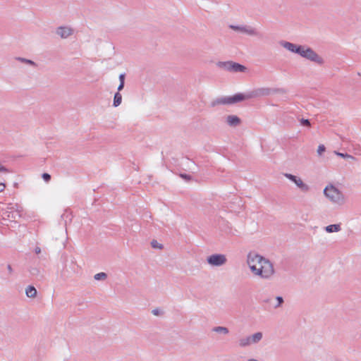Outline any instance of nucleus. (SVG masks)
Instances as JSON below:
<instances>
[{
    "label": "nucleus",
    "instance_id": "f704fd0d",
    "mask_svg": "<svg viewBox=\"0 0 361 361\" xmlns=\"http://www.w3.org/2000/svg\"><path fill=\"white\" fill-rule=\"evenodd\" d=\"M235 200H238V202H240V200H238V197L235 198Z\"/></svg>",
    "mask_w": 361,
    "mask_h": 361
},
{
    "label": "nucleus",
    "instance_id": "4be33fe9",
    "mask_svg": "<svg viewBox=\"0 0 361 361\" xmlns=\"http://www.w3.org/2000/svg\"><path fill=\"white\" fill-rule=\"evenodd\" d=\"M151 246L153 248H156V249H162L163 248V245L161 243H159L156 240H152Z\"/></svg>",
    "mask_w": 361,
    "mask_h": 361
},
{
    "label": "nucleus",
    "instance_id": "4468645a",
    "mask_svg": "<svg viewBox=\"0 0 361 361\" xmlns=\"http://www.w3.org/2000/svg\"><path fill=\"white\" fill-rule=\"evenodd\" d=\"M325 231L328 233L338 232L341 228L340 224H331L324 228Z\"/></svg>",
    "mask_w": 361,
    "mask_h": 361
},
{
    "label": "nucleus",
    "instance_id": "72a5a7b5",
    "mask_svg": "<svg viewBox=\"0 0 361 361\" xmlns=\"http://www.w3.org/2000/svg\"><path fill=\"white\" fill-rule=\"evenodd\" d=\"M7 269H8V271L9 274H12V272H13V269H12V267H11V264H8V265H7Z\"/></svg>",
    "mask_w": 361,
    "mask_h": 361
},
{
    "label": "nucleus",
    "instance_id": "423d86ee",
    "mask_svg": "<svg viewBox=\"0 0 361 361\" xmlns=\"http://www.w3.org/2000/svg\"><path fill=\"white\" fill-rule=\"evenodd\" d=\"M227 259L223 254H213L207 257V262L213 267H220L226 264Z\"/></svg>",
    "mask_w": 361,
    "mask_h": 361
},
{
    "label": "nucleus",
    "instance_id": "6e6552de",
    "mask_svg": "<svg viewBox=\"0 0 361 361\" xmlns=\"http://www.w3.org/2000/svg\"><path fill=\"white\" fill-rule=\"evenodd\" d=\"M56 33L63 39H66L73 34V30L67 26L57 27Z\"/></svg>",
    "mask_w": 361,
    "mask_h": 361
},
{
    "label": "nucleus",
    "instance_id": "20e7f679",
    "mask_svg": "<svg viewBox=\"0 0 361 361\" xmlns=\"http://www.w3.org/2000/svg\"><path fill=\"white\" fill-rule=\"evenodd\" d=\"M324 194L329 200L335 203H339L343 199L342 192L333 185L326 186Z\"/></svg>",
    "mask_w": 361,
    "mask_h": 361
},
{
    "label": "nucleus",
    "instance_id": "0eeeda50",
    "mask_svg": "<svg viewBox=\"0 0 361 361\" xmlns=\"http://www.w3.org/2000/svg\"><path fill=\"white\" fill-rule=\"evenodd\" d=\"M284 176L289 179L290 181L293 182L302 192H306L309 191V185L303 183L300 178L291 173H285Z\"/></svg>",
    "mask_w": 361,
    "mask_h": 361
},
{
    "label": "nucleus",
    "instance_id": "b1692460",
    "mask_svg": "<svg viewBox=\"0 0 361 361\" xmlns=\"http://www.w3.org/2000/svg\"><path fill=\"white\" fill-rule=\"evenodd\" d=\"M42 178H43V180L46 182V183H48L51 180V175L48 173H43L42 174Z\"/></svg>",
    "mask_w": 361,
    "mask_h": 361
},
{
    "label": "nucleus",
    "instance_id": "a878e982",
    "mask_svg": "<svg viewBox=\"0 0 361 361\" xmlns=\"http://www.w3.org/2000/svg\"><path fill=\"white\" fill-rule=\"evenodd\" d=\"M326 151V147L324 145H319L317 149V154L321 156Z\"/></svg>",
    "mask_w": 361,
    "mask_h": 361
},
{
    "label": "nucleus",
    "instance_id": "412c9836",
    "mask_svg": "<svg viewBox=\"0 0 361 361\" xmlns=\"http://www.w3.org/2000/svg\"><path fill=\"white\" fill-rule=\"evenodd\" d=\"M276 300L277 301V304L274 305V308L276 309L282 305L284 302L283 298L281 296H276Z\"/></svg>",
    "mask_w": 361,
    "mask_h": 361
},
{
    "label": "nucleus",
    "instance_id": "c85d7f7f",
    "mask_svg": "<svg viewBox=\"0 0 361 361\" xmlns=\"http://www.w3.org/2000/svg\"><path fill=\"white\" fill-rule=\"evenodd\" d=\"M9 172L8 169H7L5 166L0 164V173H7Z\"/></svg>",
    "mask_w": 361,
    "mask_h": 361
},
{
    "label": "nucleus",
    "instance_id": "473e14b6",
    "mask_svg": "<svg viewBox=\"0 0 361 361\" xmlns=\"http://www.w3.org/2000/svg\"><path fill=\"white\" fill-rule=\"evenodd\" d=\"M35 252L37 255H38V254L41 253V249H40V247H36L35 248Z\"/></svg>",
    "mask_w": 361,
    "mask_h": 361
},
{
    "label": "nucleus",
    "instance_id": "c756f323",
    "mask_svg": "<svg viewBox=\"0 0 361 361\" xmlns=\"http://www.w3.org/2000/svg\"><path fill=\"white\" fill-rule=\"evenodd\" d=\"M125 78H126V73H121L119 75V77H118V79H119V82H123V83H125Z\"/></svg>",
    "mask_w": 361,
    "mask_h": 361
},
{
    "label": "nucleus",
    "instance_id": "f257e3e1",
    "mask_svg": "<svg viewBox=\"0 0 361 361\" xmlns=\"http://www.w3.org/2000/svg\"><path fill=\"white\" fill-rule=\"evenodd\" d=\"M287 90L284 88L260 87L245 93H236L232 96L218 97L211 103V106L214 107L220 104H233L245 100L269 96L275 94H284Z\"/></svg>",
    "mask_w": 361,
    "mask_h": 361
},
{
    "label": "nucleus",
    "instance_id": "aec40b11",
    "mask_svg": "<svg viewBox=\"0 0 361 361\" xmlns=\"http://www.w3.org/2000/svg\"><path fill=\"white\" fill-rule=\"evenodd\" d=\"M107 278V274L104 272H99L94 276V279L97 281L105 280Z\"/></svg>",
    "mask_w": 361,
    "mask_h": 361
},
{
    "label": "nucleus",
    "instance_id": "f3484780",
    "mask_svg": "<svg viewBox=\"0 0 361 361\" xmlns=\"http://www.w3.org/2000/svg\"><path fill=\"white\" fill-rule=\"evenodd\" d=\"M239 345L241 348H245L252 344L250 336L242 338L238 341Z\"/></svg>",
    "mask_w": 361,
    "mask_h": 361
},
{
    "label": "nucleus",
    "instance_id": "393cba45",
    "mask_svg": "<svg viewBox=\"0 0 361 361\" xmlns=\"http://www.w3.org/2000/svg\"><path fill=\"white\" fill-rule=\"evenodd\" d=\"M300 122V124L303 126H307V127L310 126V121L309 119L301 118Z\"/></svg>",
    "mask_w": 361,
    "mask_h": 361
},
{
    "label": "nucleus",
    "instance_id": "2eb2a0df",
    "mask_svg": "<svg viewBox=\"0 0 361 361\" xmlns=\"http://www.w3.org/2000/svg\"><path fill=\"white\" fill-rule=\"evenodd\" d=\"M263 334L262 332H257L252 336H250V341L252 342V344L254 343H258L262 338Z\"/></svg>",
    "mask_w": 361,
    "mask_h": 361
},
{
    "label": "nucleus",
    "instance_id": "6ab92c4d",
    "mask_svg": "<svg viewBox=\"0 0 361 361\" xmlns=\"http://www.w3.org/2000/svg\"><path fill=\"white\" fill-rule=\"evenodd\" d=\"M212 331L216 333L224 334H227L229 332L228 329L227 327L220 326L214 327Z\"/></svg>",
    "mask_w": 361,
    "mask_h": 361
},
{
    "label": "nucleus",
    "instance_id": "a211bd4d",
    "mask_svg": "<svg viewBox=\"0 0 361 361\" xmlns=\"http://www.w3.org/2000/svg\"><path fill=\"white\" fill-rule=\"evenodd\" d=\"M16 60L18 61H20L22 63H26V64H28L30 66H32L33 67H37V64L30 60V59H25V58H23V57H16Z\"/></svg>",
    "mask_w": 361,
    "mask_h": 361
},
{
    "label": "nucleus",
    "instance_id": "f03ea898",
    "mask_svg": "<svg viewBox=\"0 0 361 361\" xmlns=\"http://www.w3.org/2000/svg\"><path fill=\"white\" fill-rule=\"evenodd\" d=\"M247 262L251 271L262 279H269L274 274L272 263L257 253L250 252L247 255Z\"/></svg>",
    "mask_w": 361,
    "mask_h": 361
},
{
    "label": "nucleus",
    "instance_id": "2f4dec72",
    "mask_svg": "<svg viewBox=\"0 0 361 361\" xmlns=\"http://www.w3.org/2000/svg\"><path fill=\"white\" fill-rule=\"evenodd\" d=\"M6 188V185L4 183H0V192H3Z\"/></svg>",
    "mask_w": 361,
    "mask_h": 361
},
{
    "label": "nucleus",
    "instance_id": "1a4fd4ad",
    "mask_svg": "<svg viewBox=\"0 0 361 361\" xmlns=\"http://www.w3.org/2000/svg\"><path fill=\"white\" fill-rule=\"evenodd\" d=\"M226 123L229 126L235 127L240 124V118L235 115H229L226 117Z\"/></svg>",
    "mask_w": 361,
    "mask_h": 361
},
{
    "label": "nucleus",
    "instance_id": "9b49d317",
    "mask_svg": "<svg viewBox=\"0 0 361 361\" xmlns=\"http://www.w3.org/2000/svg\"><path fill=\"white\" fill-rule=\"evenodd\" d=\"M246 70V67L240 63L232 62L231 72L233 73H243Z\"/></svg>",
    "mask_w": 361,
    "mask_h": 361
},
{
    "label": "nucleus",
    "instance_id": "bb28decb",
    "mask_svg": "<svg viewBox=\"0 0 361 361\" xmlns=\"http://www.w3.org/2000/svg\"><path fill=\"white\" fill-rule=\"evenodd\" d=\"M180 177L186 181H190L192 179V176L187 173H180Z\"/></svg>",
    "mask_w": 361,
    "mask_h": 361
},
{
    "label": "nucleus",
    "instance_id": "39448f33",
    "mask_svg": "<svg viewBox=\"0 0 361 361\" xmlns=\"http://www.w3.org/2000/svg\"><path fill=\"white\" fill-rule=\"evenodd\" d=\"M229 27L236 32L246 34L250 36L260 37L261 34L257 30L250 25H230Z\"/></svg>",
    "mask_w": 361,
    "mask_h": 361
},
{
    "label": "nucleus",
    "instance_id": "7ed1b4c3",
    "mask_svg": "<svg viewBox=\"0 0 361 361\" xmlns=\"http://www.w3.org/2000/svg\"><path fill=\"white\" fill-rule=\"evenodd\" d=\"M280 44L289 51L297 54L301 57L322 66L324 63V59L313 49L306 45L297 44L286 41H281Z\"/></svg>",
    "mask_w": 361,
    "mask_h": 361
},
{
    "label": "nucleus",
    "instance_id": "ddd939ff",
    "mask_svg": "<svg viewBox=\"0 0 361 361\" xmlns=\"http://www.w3.org/2000/svg\"><path fill=\"white\" fill-rule=\"evenodd\" d=\"M233 61H219L217 63V66L226 71L231 72V66Z\"/></svg>",
    "mask_w": 361,
    "mask_h": 361
},
{
    "label": "nucleus",
    "instance_id": "dca6fc26",
    "mask_svg": "<svg viewBox=\"0 0 361 361\" xmlns=\"http://www.w3.org/2000/svg\"><path fill=\"white\" fill-rule=\"evenodd\" d=\"M122 102V95L120 92H117L114 94L113 106L114 107L118 106Z\"/></svg>",
    "mask_w": 361,
    "mask_h": 361
},
{
    "label": "nucleus",
    "instance_id": "f8f14e48",
    "mask_svg": "<svg viewBox=\"0 0 361 361\" xmlns=\"http://www.w3.org/2000/svg\"><path fill=\"white\" fill-rule=\"evenodd\" d=\"M37 291L35 286L30 285L25 288V294L28 298H35L37 295Z\"/></svg>",
    "mask_w": 361,
    "mask_h": 361
},
{
    "label": "nucleus",
    "instance_id": "7c9ffc66",
    "mask_svg": "<svg viewBox=\"0 0 361 361\" xmlns=\"http://www.w3.org/2000/svg\"><path fill=\"white\" fill-rule=\"evenodd\" d=\"M124 86H125V83H123V82H121L118 86L117 92H120L121 91H122L124 88Z\"/></svg>",
    "mask_w": 361,
    "mask_h": 361
},
{
    "label": "nucleus",
    "instance_id": "5701e85b",
    "mask_svg": "<svg viewBox=\"0 0 361 361\" xmlns=\"http://www.w3.org/2000/svg\"><path fill=\"white\" fill-rule=\"evenodd\" d=\"M336 154L338 156H339V157H341L342 158H348V159H355L353 156H351V155H350V154H348L347 153H342V152H336Z\"/></svg>",
    "mask_w": 361,
    "mask_h": 361
},
{
    "label": "nucleus",
    "instance_id": "cd10ccee",
    "mask_svg": "<svg viewBox=\"0 0 361 361\" xmlns=\"http://www.w3.org/2000/svg\"><path fill=\"white\" fill-rule=\"evenodd\" d=\"M152 313L155 316H160V315L163 314V312L158 308L154 309L152 311Z\"/></svg>",
    "mask_w": 361,
    "mask_h": 361
},
{
    "label": "nucleus",
    "instance_id": "9d476101",
    "mask_svg": "<svg viewBox=\"0 0 361 361\" xmlns=\"http://www.w3.org/2000/svg\"><path fill=\"white\" fill-rule=\"evenodd\" d=\"M29 272L30 275L35 277L36 279L40 281L44 278L43 274L39 268L35 267H31L29 269Z\"/></svg>",
    "mask_w": 361,
    "mask_h": 361
}]
</instances>
